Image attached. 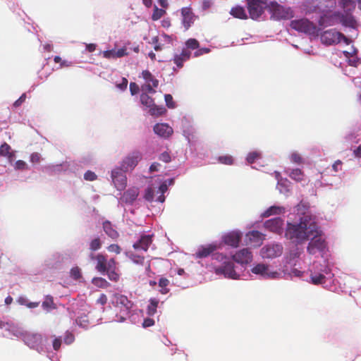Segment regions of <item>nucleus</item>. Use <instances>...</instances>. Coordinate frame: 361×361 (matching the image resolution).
Here are the masks:
<instances>
[{"mask_svg": "<svg viewBox=\"0 0 361 361\" xmlns=\"http://www.w3.org/2000/svg\"><path fill=\"white\" fill-rule=\"evenodd\" d=\"M315 227V224L308 226L306 220H302L298 224L289 223L287 225L285 236L296 244H301L314 235Z\"/></svg>", "mask_w": 361, "mask_h": 361, "instance_id": "1", "label": "nucleus"}, {"mask_svg": "<svg viewBox=\"0 0 361 361\" xmlns=\"http://www.w3.org/2000/svg\"><path fill=\"white\" fill-rule=\"evenodd\" d=\"M340 23L343 26L355 28L357 21L350 16L342 14V12L336 11H328L320 16L318 20V25L321 27L333 26Z\"/></svg>", "mask_w": 361, "mask_h": 361, "instance_id": "2", "label": "nucleus"}, {"mask_svg": "<svg viewBox=\"0 0 361 361\" xmlns=\"http://www.w3.org/2000/svg\"><path fill=\"white\" fill-rule=\"evenodd\" d=\"M267 10L271 15V19L274 20H288L294 16L291 8L283 6L275 1L269 2Z\"/></svg>", "mask_w": 361, "mask_h": 361, "instance_id": "3", "label": "nucleus"}, {"mask_svg": "<svg viewBox=\"0 0 361 361\" xmlns=\"http://www.w3.org/2000/svg\"><path fill=\"white\" fill-rule=\"evenodd\" d=\"M290 26L292 29L310 36H319V29L317 25L309 19L303 18L298 20H291Z\"/></svg>", "mask_w": 361, "mask_h": 361, "instance_id": "4", "label": "nucleus"}, {"mask_svg": "<svg viewBox=\"0 0 361 361\" xmlns=\"http://www.w3.org/2000/svg\"><path fill=\"white\" fill-rule=\"evenodd\" d=\"M247 9L251 19L258 20L268 8V0H246Z\"/></svg>", "mask_w": 361, "mask_h": 361, "instance_id": "5", "label": "nucleus"}, {"mask_svg": "<svg viewBox=\"0 0 361 361\" xmlns=\"http://www.w3.org/2000/svg\"><path fill=\"white\" fill-rule=\"evenodd\" d=\"M312 239L308 243L307 251L310 255H314L317 252L324 251L326 247L325 240L321 237L317 236V231L314 228V235L311 236Z\"/></svg>", "mask_w": 361, "mask_h": 361, "instance_id": "6", "label": "nucleus"}, {"mask_svg": "<svg viewBox=\"0 0 361 361\" xmlns=\"http://www.w3.org/2000/svg\"><path fill=\"white\" fill-rule=\"evenodd\" d=\"M142 159V154L138 151H134L128 154L122 161L121 167L123 171H132Z\"/></svg>", "mask_w": 361, "mask_h": 361, "instance_id": "7", "label": "nucleus"}, {"mask_svg": "<svg viewBox=\"0 0 361 361\" xmlns=\"http://www.w3.org/2000/svg\"><path fill=\"white\" fill-rule=\"evenodd\" d=\"M142 75L146 82V84L141 87L142 92H147L150 94L155 93L156 90L154 89L158 87L159 80L148 70L143 71Z\"/></svg>", "mask_w": 361, "mask_h": 361, "instance_id": "8", "label": "nucleus"}, {"mask_svg": "<svg viewBox=\"0 0 361 361\" xmlns=\"http://www.w3.org/2000/svg\"><path fill=\"white\" fill-rule=\"evenodd\" d=\"M214 272L217 275H224L225 277L235 279L238 274L234 269L233 262L230 260H226L223 263V266L215 267Z\"/></svg>", "mask_w": 361, "mask_h": 361, "instance_id": "9", "label": "nucleus"}, {"mask_svg": "<svg viewBox=\"0 0 361 361\" xmlns=\"http://www.w3.org/2000/svg\"><path fill=\"white\" fill-rule=\"evenodd\" d=\"M340 32L335 29H329L320 34V40L323 44L331 46L339 43Z\"/></svg>", "mask_w": 361, "mask_h": 361, "instance_id": "10", "label": "nucleus"}, {"mask_svg": "<svg viewBox=\"0 0 361 361\" xmlns=\"http://www.w3.org/2000/svg\"><path fill=\"white\" fill-rule=\"evenodd\" d=\"M283 253V246L281 244H271L263 247L261 255L263 258H275Z\"/></svg>", "mask_w": 361, "mask_h": 361, "instance_id": "11", "label": "nucleus"}, {"mask_svg": "<svg viewBox=\"0 0 361 361\" xmlns=\"http://www.w3.org/2000/svg\"><path fill=\"white\" fill-rule=\"evenodd\" d=\"M124 172L121 170V167L111 171L112 181L118 190H123L126 186L127 178Z\"/></svg>", "mask_w": 361, "mask_h": 361, "instance_id": "12", "label": "nucleus"}, {"mask_svg": "<svg viewBox=\"0 0 361 361\" xmlns=\"http://www.w3.org/2000/svg\"><path fill=\"white\" fill-rule=\"evenodd\" d=\"M283 226V220L280 217L269 219L264 223V226L267 230L277 234L282 233Z\"/></svg>", "mask_w": 361, "mask_h": 361, "instance_id": "13", "label": "nucleus"}, {"mask_svg": "<svg viewBox=\"0 0 361 361\" xmlns=\"http://www.w3.org/2000/svg\"><path fill=\"white\" fill-rule=\"evenodd\" d=\"M114 303L116 307H120L126 314H128L133 307V302L123 295L116 293L114 296Z\"/></svg>", "mask_w": 361, "mask_h": 361, "instance_id": "14", "label": "nucleus"}, {"mask_svg": "<svg viewBox=\"0 0 361 361\" xmlns=\"http://www.w3.org/2000/svg\"><path fill=\"white\" fill-rule=\"evenodd\" d=\"M42 336L39 334H25L23 336L25 343L30 348L38 350L42 345Z\"/></svg>", "mask_w": 361, "mask_h": 361, "instance_id": "15", "label": "nucleus"}, {"mask_svg": "<svg viewBox=\"0 0 361 361\" xmlns=\"http://www.w3.org/2000/svg\"><path fill=\"white\" fill-rule=\"evenodd\" d=\"M242 233L239 231H231L223 237V241L226 245L237 247L240 242Z\"/></svg>", "mask_w": 361, "mask_h": 361, "instance_id": "16", "label": "nucleus"}, {"mask_svg": "<svg viewBox=\"0 0 361 361\" xmlns=\"http://www.w3.org/2000/svg\"><path fill=\"white\" fill-rule=\"evenodd\" d=\"M234 261L239 264H248L252 259V252L247 248H244L237 252L233 256Z\"/></svg>", "mask_w": 361, "mask_h": 361, "instance_id": "17", "label": "nucleus"}, {"mask_svg": "<svg viewBox=\"0 0 361 361\" xmlns=\"http://www.w3.org/2000/svg\"><path fill=\"white\" fill-rule=\"evenodd\" d=\"M252 273L259 274L264 278L274 279L277 272L269 271V267L264 264H258L252 269Z\"/></svg>", "mask_w": 361, "mask_h": 361, "instance_id": "18", "label": "nucleus"}, {"mask_svg": "<svg viewBox=\"0 0 361 361\" xmlns=\"http://www.w3.org/2000/svg\"><path fill=\"white\" fill-rule=\"evenodd\" d=\"M153 235H142L140 238L133 244V247L137 250L147 251L152 243Z\"/></svg>", "mask_w": 361, "mask_h": 361, "instance_id": "19", "label": "nucleus"}, {"mask_svg": "<svg viewBox=\"0 0 361 361\" xmlns=\"http://www.w3.org/2000/svg\"><path fill=\"white\" fill-rule=\"evenodd\" d=\"M181 14L183 16V25L188 30L193 24L195 16L190 7L183 8L181 9Z\"/></svg>", "mask_w": 361, "mask_h": 361, "instance_id": "20", "label": "nucleus"}, {"mask_svg": "<svg viewBox=\"0 0 361 361\" xmlns=\"http://www.w3.org/2000/svg\"><path fill=\"white\" fill-rule=\"evenodd\" d=\"M154 132L161 137L168 138L173 134V130L166 123H157L154 126Z\"/></svg>", "mask_w": 361, "mask_h": 361, "instance_id": "21", "label": "nucleus"}, {"mask_svg": "<svg viewBox=\"0 0 361 361\" xmlns=\"http://www.w3.org/2000/svg\"><path fill=\"white\" fill-rule=\"evenodd\" d=\"M338 5L343 11L342 14L350 16L353 19H355L353 15L356 8V1L355 0H339Z\"/></svg>", "mask_w": 361, "mask_h": 361, "instance_id": "22", "label": "nucleus"}, {"mask_svg": "<svg viewBox=\"0 0 361 361\" xmlns=\"http://www.w3.org/2000/svg\"><path fill=\"white\" fill-rule=\"evenodd\" d=\"M248 243L254 247H259L262 244L264 235L258 231H252L247 233Z\"/></svg>", "mask_w": 361, "mask_h": 361, "instance_id": "23", "label": "nucleus"}, {"mask_svg": "<svg viewBox=\"0 0 361 361\" xmlns=\"http://www.w3.org/2000/svg\"><path fill=\"white\" fill-rule=\"evenodd\" d=\"M323 1H324V0H306L304 4L306 12L311 13L323 11Z\"/></svg>", "mask_w": 361, "mask_h": 361, "instance_id": "24", "label": "nucleus"}, {"mask_svg": "<svg viewBox=\"0 0 361 361\" xmlns=\"http://www.w3.org/2000/svg\"><path fill=\"white\" fill-rule=\"evenodd\" d=\"M190 56L191 52L186 49H183L180 54L174 56L173 62L178 68H180L183 66V63L190 58Z\"/></svg>", "mask_w": 361, "mask_h": 361, "instance_id": "25", "label": "nucleus"}, {"mask_svg": "<svg viewBox=\"0 0 361 361\" xmlns=\"http://www.w3.org/2000/svg\"><path fill=\"white\" fill-rule=\"evenodd\" d=\"M217 248V246L214 244H210L207 246H202L199 248L197 252L195 253L197 258H204L208 257Z\"/></svg>", "mask_w": 361, "mask_h": 361, "instance_id": "26", "label": "nucleus"}, {"mask_svg": "<svg viewBox=\"0 0 361 361\" xmlns=\"http://www.w3.org/2000/svg\"><path fill=\"white\" fill-rule=\"evenodd\" d=\"M103 229L105 233L113 240H116L119 237L118 232L114 228L109 221H106L103 223Z\"/></svg>", "mask_w": 361, "mask_h": 361, "instance_id": "27", "label": "nucleus"}, {"mask_svg": "<svg viewBox=\"0 0 361 361\" xmlns=\"http://www.w3.org/2000/svg\"><path fill=\"white\" fill-rule=\"evenodd\" d=\"M138 194V188H130L123 193V200L127 203H132L137 199Z\"/></svg>", "mask_w": 361, "mask_h": 361, "instance_id": "28", "label": "nucleus"}, {"mask_svg": "<svg viewBox=\"0 0 361 361\" xmlns=\"http://www.w3.org/2000/svg\"><path fill=\"white\" fill-rule=\"evenodd\" d=\"M230 13L234 18L245 20L247 19V15L245 8L240 6H236L231 9Z\"/></svg>", "mask_w": 361, "mask_h": 361, "instance_id": "29", "label": "nucleus"}, {"mask_svg": "<svg viewBox=\"0 0 361 361\" xmlns=\"http://www.w3.org/2000/svg\"><path fill=\"white\" fill-rule=\"evenodd\" d=\"M96 262L97 264L95 266V269L100 273L106 272V255L99 253L97 254V257Z\"/></svg>", "mask_w": 361, "mask_h": 361, "instance_id": "30", "label": "nucleus"}, {"mask_svg": "<svg viewBox=\"0 0 361 361\" xmlns=\"http://www.w3.org/2000/svg\"><path fill=\"white\" fill-rule=\"evenodd\" d=\"M0 156L7 157L10 161L13 160L14 153L11 151V146L6 142H4L0 147Z\"/></svg>", "mask_w": 361, "mask_h": 361, "instance_id": "31", "label": "nucleus"}, {"mask_svg": "<svg viewBox=\"0 0 361 361\" xmlns=\"http://www.w3.org/2000/svg\"><path fill=\"white\" fill-rule=\"evenodd\" d=\"M284 211V208L278 206H271L264 211L262 216L264 218L269 217L271 215L280 214Z\"/></svg>", "mask_w": 361, "mask_h": 361, "instance_id": "32", "label": "nucleus"}, {"mask_svg": "<svg viewBox=\"0 0 361 361\" xmlns=\"http://www.w3.org/2000/svg\"><path fill=\"white\" fill-rule=\"evenodd\" d=\"M288 175L291 179L297 182H301L305 178V174L303 171L300 169H292Z\"/></svg>", "mask_w": 361, "mask_h": 361, "instance_id": "33", "label": "nucleus"}, {"mask_svg": "<svg viewBox=\"0 0 361 361\" xmlns=\"http://www.w3.org/2000/svg\"><path fill=\"white\" fill-rule=\"evenodd\" d=\"M148 94L147 92H143L140 95V102L142 104L149 109L154 105V101Z\"/></svg>", "mask_w": 361, "mask_h": 361, "instance_id": "34", "label": "nucleus"}, {"mask_svg": "<svg viewBox=\"0 0 361 361\" xmlns=\"http://www.w3.org/2000/svg\"><path fill=\"white\" fill-rule=\"evenodd\" d=\"M147 308V313L149 316H153L157 312L159 300L156 298H151Z\"/></svg>", "mask_w": 361, "mask_h": 361, "instance_id": "35", "label": "nucleus"}, {"mask_svg": "<svg viewBox=\"0 0 361 361\" xmlns=\"http://www.w3.org/2000/svg\"><path fill=\"white\" fill-rule=\"evenodd\" d=\"M102 246V241L99 237L92 239L89 243V249L91 252L99 250Z\"/></svg>", "mask_w": 361, "mask_h": 361, "instance_id": "36", "label": "nucleus"}, {"mask_svg": "<svg viewBox=\"0 0 361 361\" xmlns=\"http://www.w3.org/2000/svg\"><path fill=\"white\" fill-rule=\"evenodd\" d=\"M166 109L163 106H157L155 104L149 109V112L152 116H159L163 115L166 112Z\"/></svg>", "mask_w": 361, "mask_h": 361, "instance_id": "37", "label": "nucleus"}, {"mask_svg": "<svg viewBox=\"0 0 361 361\" xmlns=\"http://www.w3.org/2000/svg\"><path fill=\"white\" fill-rule=\"evenodd\" d=\"M310 279H311L312 283H313L314 285L322 284V283H325V281H326L325 276L322 274H311Z\"/></svg>", "mask_w": 361, "mask_h": 361, "instance_id": "38", "label": "nucleus"}, {"mask_svg": "<svg viewBox=\"0 0 361 361\" xmlns=\"http://www.w3.org/2000/svg\"><path fill=\"white\" fill-rule=\"evenodd\" d=\"M166 11L161 8H159L156 5L154 6V11L152 16V19L154 21L159 20L164 14Z\"/></svg>", "mask_w": 361, "mask_h": 361, "instance_id": "39", "label": "nucleus"}, {"mask_svg": "<svg viewBox=\"0 0 361 361\" xmlns=\"http://www.w3.org/2000/svg\"><path fill=\"white\" fill-rule=\"evenodd\" d=\"M92 283L99 288H107L109 286V282L102 277L94 278L92 279Z\"/></svg>", "mask_w": 361, "mask_h": 361, "instance_id": "40", "label": "nucleus"}, {"mask_svg": "<svg viewBox=\"0 0 361 361\" xmlns=\"http://www.w3.org/2000/svg\"><path fill=\"white\" fill-rule=\"evenodd\" d=\"M70 276L74 280H80L82 277L81 269L78 267H73L70 271Z\"/></svg>", "mask_w": 361, "mask_h": 361, "instance_id": "41", "label": "nucleus"}, {"mask_svg": "<svg viewBox=\"0 0 361 361\" xmlns=\"http://www.w3.org/2000/svg\"><path fill=\"white\" fill-rule=\"evenodd\" d=\"M42 307L45 310L54 309L55 305L54 303L53 298L50 295H47L42 302Z\"/></svg>", "mask_w": 361, "mask_h": 361, "instance_id": "42", "label": "nucleus"}, {"mask_svg": "<svg viewBox=\"0 0 361 361\" xmlns=\"http://www.w3.org/2000/svg\"><path fill=\"white\" fill-rule=\"evenodd\" d=\"M261 158V154L257 152H250L247 156V161L252 164Z\"/></svg>", "mask_w": 361, "mask_h": 361, "instance_id": "43", "label": "nucleus"}, {"mask_svg": "<svg viewBox=\"0 0 361 361\" xmlns=\"http://www.w3.org/2000/svg\"><path fill=\"white\" fill-rule=\"evenodd\" d=\"M169 284V281L166 278H161L159 281V286L161 288L160 292L162 294H166L169 292V289L166 286Z\"/></svg>", "mask_w": 361, "mask_h": 361, "instance_id": "44", "label": "nucleus"}, {"mask_svg": "<svg viewBox=\"0 0 361 361\" xmlns=\"http://www.w3.org/2000/svg\"><path fill=\"white\" fill-rule=\"evenodd\" d=\"M129 258L133 263L137 264H143L145 262V257L143 256H140L136 254H130Z\"/></svg>", "mask_w": 361, "mask_h": 361, "instance_id": "45", "label": "nucleus"}, {"mask_svg": "<svg viewBox=\"0 0 361 361\" xmlns=\"http://www.w3.org/2000/svg\"><path fill=\"white\" fill-rule=\"evenodd\" d=\"M185 44L188 48L191 49H197L200 47L199 42L193 38L189 39L186 41Z\"/></svg>", "mask_w": 361, "mask_h": 361, "instance_id": "46", "label": "nucleus"}, {"mask_svg": "<svg viewBox=\"0 0 361 361\" xmlns=\"http://www.w3.org/2000/svg\"><path fill=\"white\" fill-rule=\"evenodd\" d=\"M301 255V252L299 250L298 247H295L294 250H291L289 252L288 256L287 257V259L289 262L296 258H299Z\"/></svg>", "mask_w": 361, "mask_h": 361, "instance_id": "47", "label": "nucleus"}, {"mask_svg": "<svg viewBox=\"0 0 361 361\" xmlns=\"http://www.w3.org/2000/svg\"><path fill=\"white\" fill-rule=\"evenodd\" d=\"M218 160L220 163L226 165H231L233 163V157L230 155L221 156Z\"/></svg>", "mask_w": 361, "mask_h": 361, "instance_id": "48", "label": "nucleus"}, {"mask_svg": "<svg viewBox=\"0 0 361 361\" xmlns=\"http://www.w3.org/2000/svg\"><path fill=\"white\" fill-rule=\"evenodd\" d=\"M290 159L293 163L300 164L303 162V159L298 152H293L290 157Z\"/></svg>", "mask_w": 361, "mask_h": 361, "instance_id": "49", "label": "nucleus"}, {"mask_svg": "<svg viewBox=\"0 0 361 361\" xmlns=\"http://www.w3.org/2000/svg\"><path fill=\"white\" fill-rule=\"evenodd\" d=\"M116 261L114 258H111L109 261L106 260V271L110 270H116Z\"/></svg>", "mask_w": 361, "mask_h": 361, "instance_id": "50", "label": "nucleus"}, {"mask_svg": "<svg viewBox=\"0 0 361 361\" xmlns=\"http://www.w3.org/2000/svg\"><path fill=\"white\" fill-rule=\"evenodd\" d=\"M105 273L107 274L109 280L116 281V282L118 281L119 274L116 271V270L107 271Z\"/></svg>", "mask_w": 361, "mask_h": 361, "instance_id": "51", "label": "nucleus"}, {"mask_svg": "<svg viewBox=\"0 0 361 361\" xmlns=\"http://www.w3.org/2000/svg\"><path fill=\"white\" fill-rule=\"evenodd\" d=\"M107 250L110 252H114L117 255L121 252V247L117 244H111L107 247Z\"/></svg>", "mask_w": 361, "mask_h": 361, "instance_id": "52", "label": "nucleus"}, {"mask_svg": "<svg viewBox=\"0 0 361 361\" xmlns=\"http://www.w3.org/2000/svg\"><path fill=\"white\" fill-rule=\"evenodd\" d=\"M103 56L106 59H116V49H111V50H107L104 51L103 52Z\"/></svg>", "mask_w": 361, "mask_h": 361, "instance_id": "53", "label": "nucleus"}, {"mask_svg": "<svg viewBox=\"0 0 361 361\" xmlns=\"http://www.w3.org/2000/svg\"><path fill=\"white\" fill-rule=\"evenodd\" d=\"M15 169L16 170H25L27 169V165L25 161L23 160H18L15 164Z\"/></svg>", "mask_w": 361, "mask_h": 361, "instance_id": "54", "label": "nucleus"}, {"mask_svg": "<svg viewBox=\"0 0 361 361\" xmlns=\"http://www.w3.org/2000/svg\"><path fill=\"white\" fill-rule=\"evenodd\" d=\"M63 340L65 343L68 345L71 344L75 340L74 335L72 333L67 331Z\"/></svg>", "mask_w": 361, "mask_h": 361, "instance_id": "55", "label": "nucleus"}, {"mask_svg": "<svg viewBox=\"0 0 361 361\" xmlns=\"http://www.w3.org/2000/svg\"><path fill=\"white\" fill-rule=\"evenodd\" d=\"M97 175L91 171H87L85 174H84V178L86 180H90V181H93L94 180L97 179Z\"/></svg>", "mask_w": 361, "mask_h": 361, "instance_id": "56", "label": "nucleus"}, {"mask_svg": "<svg viewBox=\"0 0 361 361\" xmlns=\"http://www.w3.org/2000/svg\"><path fill=\"white\" fill-rule=\"evenodd\" d=\"M145 198L149 202H152L154 199V191L151 188L146 190Z\"/></svg>", "mask_w": 361, "mask_h": 361, "instance_id": "57", "label": "nucleus"}, {"mask_svg": "<svg viewBox=\"0 0 361 361\" xmlns=\"http://www.w3.org/2000/svg\"><path fill=\"white\" fill-rule=\"evenodd\" d=\"M159 159L165 163H169L171 161V156L169 152H164L160 154Z\"/></svg>", "mask_w": 361, "mask_h": 361, "instance_id": "58", "label": "nucleus"}, {"mask_svg": "<svg viewBox=\"0 0 361 361\" xmlns=\"http://www.w3.org/2000/svg\"><path fill=\"white\" fill-rule=\"evenodd\" d=\"M41 160V155L37 152H34L30 155V161L37 164Z\"/></svg>", "mask_w": 361, "mask_h": 361, "instance_id": "59", "label": "nucleus"}, {"mask_svg": "<svg viewBox=\"0 0 361 361\" xmlns=\"http://www.w3.org/2000/svg\"><path fill=\"white\" fill-rule=\"evenodd\" d=\"M164 97L167 106L169 108H173L175 105L173 102L172 96L171 94H165Z\"/></svg>", "mask_w": 361, "mask_h": 361, "instance_id": "60", "label": "nucleus"}, {"mask_svg": "<svg viewBox=\"0 0 361 361\" xmlns=\"http://www.w3.org/2000/svg\"><path fill=\"white\" fill-rule=\"evenodd\" d=\"M139 86L135 82L130 83V91L132 95L136 94L139 92Z\"/></svg>", "mask_w": 361, "mask_h": 361, "instance_id": "61", "label": "nucleus"}, {"mask_svg": "<svg viewBox=\"0 0 361 361\" xmlns=\"http://www.w3.org/2000/svg\"><path fill=\"white\" fill-rule=\"evenodd\" d=\"M26 99V94L25 93H23L20 97L19 99H18L14 103H13V106L15 107H18L20 106Z\"/></svg>", "mask_w": 361, "mask_h": 361, "instance_id": "62", "label": "nucleus"}, {"mask_svg": "<svg viewBox=\"0 0 361 361\" xmlns=\"http://www.w3.org/2000/svg\"><path fill=\"white\" fill-rule=\"evenodd\" d=\"M210 52V49L209 48H202V49H197L195 52V57H197V56H200L202 54H208Z\"/></svg>", "mask_w": 361, "mask_h": 361, "instance_id": "63", "label": "nucleus"}, {"mask_svg": "<svg viewBox=\"0 0 361 361\" xmlns=\"http://www.w3.org/2000/svg\"><path fill=\"white\" fill-rule=\"evenodd\" d=\"M128 86V80L126 78H122V81L119 84H116V87L121 90H125Z\"/></svg>", "mask_w": 361, "mask_h": 361, "instance_id": "64", "label": "nucleus"}]
</instances>
